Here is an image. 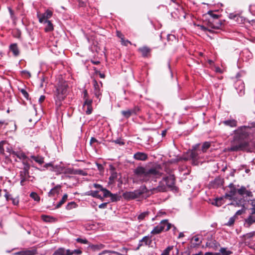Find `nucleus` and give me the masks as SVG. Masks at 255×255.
Here are the masks:
<instances>
[{"label":"nucleus","mask_w":255,"mask_h":255,"mask_svg":"<svg viewBox=\"0 0 255 255\" xmlns=\"http://www.w3.org/2000/svg\"><path fill=\"white\" fill-rule=\"evenodd\" d=\"M74 169L70 168H65L64 167V173L74 174Z\"/></svg>","instance_id":"nucleus-44"},{"label":"nucleus","mask_w":255,"mask_h":255,"mask_svg":"<svg viewBox=\"0 0 255 255\" xmlns=\"http://www.w3.org/2000/svg\"><path fill=\"white\" fill-rule=\"evenodd\" d=\"M61 188V186L58 185L55 186L54 188L51 189L48 192V196L50 197H53L55 194H58L59 192V189Z\"/></svg>","instance_id":"nucleus-21"},{"label":"nucleus","mask_w":255,"mask_h":255,"mask_svg":"<svg viewBox=\"0 0 255 255\" xmlns=\"http://www.w3.org/2000/svg\"><path fill=\"white\" fill-rule=\"evenodd\" d=\"M73 255H81L82 253V251L80 249L72 250Z\"/></svg>","instance_id":"nucleus-58"},{"label":"nucleus","mask_w":255,"mask_h":255,"mask_svg":"<svg viewBox=\"0 0 255 255\" xmlns=\"http://www.w3.org/2000/svg\"><path fill=\"white\" fill-rule=\"evenodd\" d=\"M22 163H23V170H25V171H29V170L30 169L29 164L26 161H23Z\"/></svg>","instance_id":"nucleus-48"},{"label":"nucleus","mask_w":255,"mask_h":255,"mask_svg":"<svg viewBox=\"0 0 255 255\" xmlns=\"http://www.w3.org/2000/svg\"><path fill=\"white\" fill-rule=\"evenodd\" d=\"M234 222H235V219H234L233 217H232L229 219L227 225L228 226H231L234 224Z\"/></svg>","instance_id":"nucleus-59"},{"label":"nucleus","mask_w":255,"mask_h":255,"mask_svg":"<svg viewBox=\"0 0 255 255\" xmlns=\"http://www.w3.org/2000/svg\"><path fill=\"white\" fill-rule=\"evenodd\" d=\"M53 255H66L65 254V249L63 248H59L54 253Z\"/></svg>","instance_id":"nucleus-33"},{"label":"nucleus","mask_w":255,"mask_h":255,"mask_svg":"<svg viewBox=\"0 0 255 255\" xmlns=\"http://www.w3.org/2000/svg\"><path fill=\"white\" fill-rule=\"evenodd\" d=\"M224 203V199L223 198H219L216 199L214 202H212V204L217 206L220 207Z\"/></svg>","instance_id":"nucleus-25"},{"label":"nucleus","mask_w":255,"mask_h":255,"mask_svg":"<svg viewBox=\"0 0 255 255\" xmlns=\"http://www.w3.org/2000/svg\"><path fill=\"white\" fill-rule=\"evenodd\" d=\"M221 255H231L232 254V252L227 250L226 248H221L220 250Z\"/></svg>","instance_id":"nucleus-30"},{"label":"nucleus","mask_w":255,"mask_h":255,"mask_svg":"<svg viewBox=\"0 0 255 255\" xmlns=\"http://www.w3.org/2000/svg\"><path fill=\"white\" fill-rule=\"evenodd\" d=\"M102 191L103 192L104 197H110V196H113V194L106 188L102 189Z\"/></svg>","instance_id":"nucleus-46"},{"label":"nucleus","mask_w":255,"mask_h":255,"mask_svg":"<svg viewBox=\"0 0 255 255\" xmlns=\"http://www.w3.org/2000/svg\"><path fill=\"white\" fill-rule=\"evenodd\" d=\"M198 26L199 27V28H200L201 30H203V31H206V30H208V31H210V32H211V31H212V30H211V29H209L208 28H207V27H205V26H203V25H198Z\"/></svg>","instance_id":"nucleus-57"},{"label":"nucleus","mask_w":255,"mask_h":255,"mask_svg":"<svg viewBox=\"0 0 255 255\" xmlns=\"http://www.w3.org/2000/svg\"><path fill=\"white\" fill-rule=\"evenodd\" d=\"M76 241L78 243L83 244H88V241L86 239L77 238L76 239Z\"/></svg>","instance_id":"nucleus-51"},{"label":"nucleus","mask_w":255,"mask_h":255,"mask_svg":"<svg viewBox=\"0 0 255 255\" xmlns=\"http://www.w3.org/2000/svg\"><path fill=\"white\" fill-rule=\"evenodd\" d=\"M20 91L23 96V97L26 99H28L29 95L28 93L26 91V90H25L24 89H21L20 90Z\"/></svg>","instance_id":"nucleus-53"},{"label":"nucleus","mask_w":255,"mask_h":255,"mask_svg":"<svg viewBox=\"0 0 255 255\" xmlns=\"http://www.w3.org/2000/svg\"><path fill=\"white\" fill-rule=\"evenodd\" d=\"M41 218L45 222H51L53 219L52 217L44 215L41 216Z\"/></svg>","instance_id":"nucleus-45"},{"label":"nucleus","mask_w":255,"mask_h":255,"mask_svg":"<svg viewBox=\"0 0 255 255\" xmlns=\"http://www.w3.org/2000/svg\"><path fill=\"white\" fill-rule=\"evenodd\" d=\"M220 246V244L215 240L212 241L209 243V246L215 250H218Z\"/></svg>","instance_id":"nucleus-28"},{"label":"nucleus","mask_w":255,"mask_h":255,"mask_svg":"<svg viewBox=\"0 0 255 255\" xmlns=\"http://www.w3.org/2000/svg\"><path fill=\"white\" fill-rule=\"evenodd\" d=\"M65 254L66 255H73L72 250H65Z\"/></svg>","instance_id":"nucleus-64"},{"label":"nucleus","mask_w":255,"mask_h":255,"mask_svg":"<svg viewBox=\"0 0 255 255\" xmlns=\"http://www.w3.org/2000/svg\"><path fill=\"white\" fill-rule=\"evenodd\" d=\"M109 172L110 176L109 178L108 183L109 184H113L115 182L116 180L118 178V173L115 167L112 164L109 165Z\"/></svg>","instance_id":"nucleus-6"},{"label":"nucleus","mask_w":255,"mask_h":255,"mask_svg":"<svg viewBox=\"0 0 255 255\" xmlns=\"http://www.w3.org/2000/svg\"><path fill=\"white\" fill-rule=\"evenodd\" d=\"M229 188H230V190L225 194V196L227 197H230V199H235L236 198V195L237 193L238 189H236L235 186L233 183L229 184Z\"/></svg>","instance_id":"nucleus-10"},{"label":"nucleus","mask_w":255,"mask_h":255,"mask_svg":"<svg viewBox=\"0 0 255 255\" xmlns=\"http://www.w3.org/2000/svg\"><path fill=\"white\" fill-rule=\"evenodd\" d=\"M158 225L162 228L161 230L162 232L168 231L171 226V224L169 223L167 220H162Z\"/></svg>","instance_id":"nucleus-16"},{"label":"nucleus","mask_w":255,"mask_h":255,"mask_svg":"<svg viewBox=\"0 0 255 255\" xmlns=\"http://www.w3.org/2000/svg\"><path fill=\"white\" fill-rule=\"evenodd\" d=\"M93 103L92 100H86L85 101H84V104L83 106V108L85 111V113L87 115H90L92 113L93 108L92 106V104Z\"/></svg>","instance_id":"nucleus-12"},{"label":"nucleus","mask_w":255,"mask_h":255,"mask_svg":"<svg viewBox=\"0 0 255 255\" xmlns=\"http://www.w3.org/2000/svg\"><path fill=\"white\" fill-rule=\"evenodd\" d=\"M5 143V142L3 141H1L0 142V153L1 154H3L4 152V149L3 148V145Z\"/></svg>","instance_id":"nucleus-56"},{"label":"nucleus","mask_w":255,"mask_h":255,"mask_svg":"<svg viewBox=\"0 0 255 255\" xmlns=\"http://www.w3.org/2000/svg\"><path fill=\"white\" fill-rule=\"evenodd\" d=\"M67 84L64 81L59 82L56 86L54 94L55 104L58 108L62 105V102L65 99L67 93Z\"/></svg>","instance_id":"nucleus-2"},{"label":"nucleus","mask_w":255,"mask_h":255,"mask_svg":"<svg viewBox=\"0 0 255 255\" xmlns=\"http://www.w3.org/2000/svg\"><path fill=\"white\" fill-rule=\"evenodd\" d=\"M121 41L122 44L125 46H127L128 44H131V42L129 40H125L124 39V38H122Z\"/></svg>","instance_id":"nucleus-55"},{"label":"nucleus","mask_w":255,"mask_h":255,"mask_svg":"<svg viewBox=\"0 0 255 255\" xmlns=\"http://www.w3.org/2000/svg\"><path fill=\"white\" fill-rule=\"evenodd\" d=\"M45 96L44 95H41L38 100L39 103L41 104L45 100Z\"/></svg>","instance_id":"nucleus-62"},{"label":"nucleus","mask_w":255,"mask_h":255,"mask_svg":"<svg viewBox=\"0 0 255 255\" xmlns=\"http://www.w3.org/2000/svg\"><path fill=\"white\" fill-rule=\"evenodd\" d=\"M222 123L225 126H229L231 128H234V127H237V121L235 120H234V119L224 121Z\"/></svg>","instance_id":"nucleus-20"},{"label":"nucleus","mask_w":255,"mask_h":255,"mask_svg":"<svg viewBox=\"0 0 255 255\" xmlns=\"http://www.w3.org/2000/svg\"><path fill=\"white\" fill-rule=\"evenodd\" d=\"M134 175L143 182H147L149 181H156L159 178L162 173L159 171V169L156 167L147 168L141 166H137L133 171Z\"/></svg>","instance_id":"nucleus-1"},{"label":"nucleus","mask_w":255,"mask_h":255,"mask_svg":"<svg viewBox=\"0 0 255 255\" xmlns=\"http://www.w3.org/2000/svg\"><path fill=\"white\" fill-rule=\"evenodd\" d=\"M138 50L141 52L142 55L144 57L147 56L150 52V49L147 47H143L139 48Z\"/></svg>","instance_id":"nucleus-27"},{"label":"nucleus","mask_w":255,"mask_h":255,"mask_svg":"<svg viewBox=\"0 0 255 255\" xmlns=\"http://www.w3.org/2000/svg\"><path fill=\"white\" fill-rule=\"evenodd\" d=\"M147 188L145 186H141L139 189L131 192H126L123 195V197L127 200L134 199L139 197L142 194L145 193Z\"/></svg>","instance_id":"nucleus-3"},{"label":"nucleus","mask_w":255,"mask_h":255,"mask_svg":"<svg viewBox=\"0 0 255 255\" xmlns=\"http://www.w3.org/2000/svg\"><path fill=\"white\" fill-rule=\"evenodd\" d=\"M246 222L249 225H251L255 222V216L251 214V215L246 220Z\"/></svg>","instance_id":"nucleus-34"},{"label":"nucleus","mask_w":255,"mask_h":255,"mask_svg":"<svg viewBox=\"0 0 255 255\" xmlns=\"http://www.w3.org/2000/svg\"><path fill=\"white\" fill-rule=\"evenodd\" d=\"M174 249V246H169L162 253L161 255H169V252Z\"/></svg>","instance_id":"nucleus-39"},{"label":"nucleus","mask_w":255,"mask_h":255,"mask_svg":"<svg viewBox=\"0 0 255 255\" xmlns=\"http://www.w3.org/2000/svg\"><path fill=\"white\" fill-rule=\"evenodd\" d=\"M111 200L113 202L117 201L120 200V197L117 194H113V196H110Z\"/></svg>","instance_id":"nucleus-54"},{"label":"nucleus","mask_w":255,"mask_h":255,"mask_svg":"<svg viewBox=\"0 0 255 255\" xmlns=\"http://www.w3.org/2000/svg\"><path fill=\"white\" fill-rule=\"evenodd\" d=\"M29 171L22 170L20 172V178L24 177L25 179H27L29 177Z\"/></svg>","instance_id":"nucleus-38"},{"label":"nucleus","mask_w":255,"mask_h":255,"mask_svg":"<svg viewBox=\"0 0 255 255\" xmlns=\"http://www.w3.org/2000/svg\"><path fill=\"white\" fill-rule=\"evenodd\" d=\"M231 151H237L239 150H244L248 152H252L253 148L247 142H242L237 145H232L229 149Z\"/></svg>","instance_id":"nucleus-4"},{"label":"nucleus","mask_w":255,"mask_h":255,"mask_svg":"<svg viewBox=\"0 0 255 255\" xmlns=\"http://www.w3.org/2000/svg\"><path fill=\"white\" fill-rule=\"evenodd\" d=\"M139 111V108L138 106H135L132 109L122 111L121 113L125 118L128 119L132 115H137Z\"/></svg>","instance_id":"nucleus-5"},{"label":"nucleus","mask_w":255,"mask_h":255,"mask_svg":"<svg viewBox=\"0 0 255 255\" xmlns=\"http://www.w3.org/2000/svg\"><path fill=\"white\" fill-rule=\"evenodd\" d=\"M246 128H244L238 131L240 138L244 139L249 136V133L246 131Z\"/></svg>","instance_id":"nucleus-23"},{"label":"nucleus","mask_w":255,"mask_h":255,"mask_svg":"<svg viewBox=\"0 0 255 255\" xmlns=\"http://www.w3.org/2000/svg\"><path fill=\"white\" fill-rule=\"evenodd\" d=\"M9 48L14 56H17L19 55V49L16 43L11 44L10 45Z\"/></svg>","instance_id":"nucleus-22"},{"label":"nucleus","mask_w":255,"mask_h":255,"mask_svg":"<svg viewBox=\"0 0 255 255\" xmlns=\"http://www.w3.org/2000/svg\"><path fill=\"white\" fill-rule=\"evenodd\" d=\"M165 179L163 178L162 180L159 183L158 186L156 188H153L151 189L153 193H156L158 192H164L166 190L167 186L165 184Z\"/></svg>","instance_id":"nucleus-11"},{"label":"nucleus","mask_w":255,"mask_h":255,"mask_svg":"<svg viewBox=\"0 0 255 255\" xmlns=\"http://www.w3.org/2000/svg\"><path fill=\"white\" fill-rule=\"evenodd\" d=\"M161 228H162L161 227H159V226L158 225L153 228V229L151 231L150 233L152 235L160 234L162 232L161 230Z\"/></svg>","instance_id":"nucleus-32"},{"label":"nucleus","mask_w":255,"mask_h":255,"mask_svg":"<svg viewBox=\"0 0 255 255\" xmlns=\"http://www.w3.org/2000/svg\"><path fill=\"white\" fill-rule=\"evenodd\" d=\"M222 23L219 19H216L215 20H209L208 26L213 29H219Z\"/></svg>","instance_id":"nucleus-15"},{"label":"nucleus","mask_w":255,"mask_h":255,"mask_svg":"<svg viewBox=\"0 0 255 255\" xmlns=\"http://www.w3.org/2000/svg\"><path fill=\"white\" fill-rule=\"evenodd\" d=\"M94 187L96 188L100 189L101 191L102 190V189H104L102 185L99 184L95 183L94 184Z\"/></svg>","instance_id":"nucleus-61"},{"label":"nucleus","mask_w":255,"mask_h":255,"mask_svg":"<svg viewBox=\"0 0 255 255\" xmlns=\"http://www.w3.org/2000/svg\"><path fill=\"white\" fill-rule=\"evenodd\" d=\"M237 193L241 196H243L245 194L248 197H252L253 196L252 192L247 190L244 186H242L240 189H238Z\"/></svg>","instance_id":"nucleus-18"},{"label":"nucleus","mask_w":255,"mask_h":255,"mask_svg":"<svg viewBox=\"0 0 255 255\" xmlns=\"http://www.w3.org/2000/svg\"><path fill=\"white\" fill-rule=\"evenodd\" d=\"M210 143L208 142H204L202 146V149H201L203 153L205 152L210 147Z\"/></svg>","instance_id":"nucleus-37"},{"label":"nucleus","mask_w":255,"mask_h":255,"mask_svg":"<svg viewBox=\"0 0 255 255\" xmlns=\"http://www.w3.org/2000/svg\"><path fill=\"white\" fill-rule=\"evenodd\" d=\"M244 202H245V200L243 198H241L240 200H239L238 202H236L235 203H231V204L235 205L236 206H237L238 207H240V206L243 207V208L242 209L238 210L236 212V215H240L245 212V210L244 209Z\"/></svg>","instance_id":"nucleus-14"},{"label":"nucleus","mask_w":255,"mask_h":255,"mask_svg":"<svg viewBox=\"0 0 255 255\" xmlns=\"http://www.w3.org/2000/svg\"><path fill=\"white\" fill-rule=\"evenodd\" d=\"M94 93L95 97L97 98L100 99V97L102 95V93L101 92V90H100L99 86L96 80L94 81Z\"/></svg>","instance_id":"nucleus-19"},{"label":"nucleus","mask_w":255,"mask_h":255,"mask_svg":"<svg viewBox=\"0 0 255 255\" xmlns=\"http://www.w3.org/2000/svg\"><path fill=\"white\" fill-rule=\"evenodd\" d=\"M30 196L35 201H39L40 200V197L35 192H32L30 194Z\"/></svg>","instance_id":"nucleus-47"},{"label":"nucleus","mask_w":255,"mask_h":255,"mask_svg":"<svg viewBox=\"0 0 255 255\" xmlns=\"http://www.w3.org/2000/svg\"><path fill=\"white\" fill-rule=\"evenodd\" d=\"M208 14L211 16V19L209 20H215L216 19H219V15L213 13L212 11H209Z\"/></svg>","instance_id":"nucleus-43"},{"label":"nucleus","mask_w":255,"mask_h":255,"mask_svg":"<svg viewBox=\"0 0 255 255\" xmlns=\"http://www.w3.org/2000/svg\"><path fill=\"white\" fill-rule=\"evenodd\" d=\"M52 170L56 172L57 174L64 173V167L61 166H56L55 167H53Z\"/></svg>","instance_id":"nucleus-35"},{"label":"nucleus","mask_w":255,"mask_h":255,"mask_svg":"<svg viewBox=\"0 0 255 255\" xmlns=\"http://www.w3.org/2000/svg\"><path fill=\"white\" fill-rule=\"evenodd\" d=\"M67 198H68V195L66 194H64L61 200L59 201V202L56 206V208H59V207H60L61 206V205H62L66 202V201L67 199Z\"/></svg>","instance_id":"nucleus-31"},{"label":"nucleus","mask_w":255,"mask_h":255,"mask_svg":"<svg viewBox=\"0 0 255 255\" xmlns=\"http://www.w3.org/2000/svg\"><path fill=\"white\" fill-rule=\"evenodd\" d=\"M31 158L35 162L41 164L44 162L43 158L39 156H31Z\"/></svg>","instance_id":"nucleus-36"},{"label":"nucleus","mask_w":255,"mask_h":255,"mask_svg":"<svg viewBox=\"0 0 255 255\" xmlns=\"http://www.w3.org/2000/svg\"><path fill=\"white\" fill-rule=\"evenodd\" d=\"M75 206H76V203L74 202H71L69 203L66 205V208L67 210H70L72 208L75 207Z\"/></svg>","instance_id":"nucleus-49"},{"label":"nucleus","mask_w":255,"mask_h":255,"mask_svg":"<svg viewBox=\"0 0 255 255\" xmlns=\"http://www.w3.org/2000/svg\"><path fill=\"white\" fill-rule=\"evenodd\" d=\"M36 253V251L35 250H27L23 252V255H34Z\"/></svg>","instance_id":"nucleus-40"},{"label":"nucleus","mask_w":255,"mask_h":255,"mask_svg":"<svg viewBox=\"0 0 255 255\" xmlns=\"http://www.w3.org/2000/svg\"><path fill=\"white\" fill-rule=\"evenodd\" d=\"M147 155L141 152H137L135 153L133 155V158L137 160L145 161L147 159Z\"/></svg>","instance_id":"nucleus-17"},{"label":"nucleus","mask_w":255,"mask_h":255,"mask_svg":"<svg viewBox=\"0 0 255 255\" xmlns=\"http://www.w3.org/2000/svg\"><path fill=\"white\" fill-rule=\"evenodd\" d=\"M191 243L194 246H196L197 245H199L201 243V241L199 237L194 236L192 238Z\"/></svg>","instance_id":"nucleus-29"},{"label":"nucleus","mask_w":255,"mask_h":255,"mask_svg":"<svg viewBox=\"0 0 255 255\" xmlns=\"http://www.w3.org/2000/svg\"><path fill=\"white\" fill-rule=\"evenodd\" d=\"M12 154H13L14 156H16L20 159L25 160L26 158V156L23 152H22L13 151Z\"/></svg>","instance_id":"nucleus-26"},{"label":"nucleus","mask_w":255,"mask_h":255,"mask_svg":"<svg viewBox=\"0 0 255 255\" xmlns=\"http://www.w3.org/2000/svg\"><path fill=\"white\" fill-rule=\"evenodd\" d=\"M53 14V12L49 9H47L45 13L40 14L37 13V17L38 18L39 21L40 23H43L45 20H48L50 18Z\"/></svg>","instance_id":"nucleus-8"},{"label":"nucleus","mask_w":255,"mask_h":255,"mask_svg":"<svg viewBox=\"0 0 255 255\" xmlns=\"http://www.w3.org/2000/svg\"><path fill=\"white\" fill-rule=\"evenodd\" d=\"M107 203H103L101 204L99 206V208H101V209H105L107 207Z\"/></svg>","instance_id":"nucleus-63"},{"label":"nucleus","mask_w":255,"mask_h":255,"mask_svg":"<svg viewBox=\"0 0 255 255\" xmlns=\"http://www.w3.org/2000/svg\"><path fill=\"white\" fill-rule=\"evenodd\" d=\"M98 191H89L86 193V195L88 196H91L93 197H98Z\"/></svg>","instance_id":"nucleus-41"},{"label":"nucleus","mask_w":255,"mask_h":255,"mask_svg":"<svg viewBox=\"0 0 255 255\" xmlns=\"http://www.w3.org/2000/svg\"><path fill=\"white\" fill-rule=\"evenodd\" d=\"M83 100L84 101H85L86 100H91V99L89 98V95L87 92V90L85 89L83 91Z\"/></svg>","instance_id":"nucleus-52"},{"label":"nucleus","mask_w":255,"mask_h":255,"mask_svg":"<svg viewBox=\"0 0 255 255\" xmlns=\"http://www.w3.org/2000/svg\"><path fill=\"white\" fill-rule=\"evenodd\" d=\"M152 243L151 236H144L141 240L139 241L137 249H139L140 247L143 246H147L150 247Z\"/></svg>","instance_id":"nucleus-9"},{"label":"nucleus","mask_w":255,"mask_h":255,"mask_svg":"<svg viewBox=\"0 0 255 255\" xmlns=\"http://www.w3.org/2000/svg\"><path fill=\"white\" fill-rule=\"evenodd\" d=\"M148 214V212H144L141 214H140L138 216V219L139 220H143L144 218L147 216Z\"/></svg>","instance_id":"nucleus-50"},{"label":"nucleus","mask_w":255,"mask_h":255,"mask_svg":"<svg viewBox=\"0 0 255 255\" xmlns=\"http://www.w3.org/2000/svg\"><path fill=\"white\" fill-rule=\"evenodd\" d=\"M251 205H252V208L250 209L251 210V214L252 215H255V200H252L251 201Z\"/></svg>","instance_id":"nucleus-42"},{"label":"nucleus","mask_w":255,"mask_h":255,"mask_svg":"<svg viewBox=\"0 0 255 255\" xmlns=\"http://www.w3.org/2000/svg\"><path fill=\"white\" fill-rule=\"evenodd\" d=\"M165 181V184L167 187L173 188L175 184V177L173 175H169V176L163 177Z\"/></svg>","instance_id":"nucleus-13"},{"label":"nucleus","mask_w":255,"mask_h":255,"mask_svg":"<svg viewBox=\"0 0 255 255\" xmlns=\"http://www.w3.org/2000/svg\"><path fill=\"white\" fill-rule=\"evenodd\" d=\"M199 146V144L195 145L189 152L190 158L194 161H196L199 158V155L203 153L201 149H198Z\"/></svg>","instance_id":"nucleus-7"},{"label":"nucleus","mask_w":255,"mask_h":255,"mask_svg":"<svg viewBox=\"0 0 255 255\" xmlns=\"http://www.w3.org/2000/svg\"><path fill=\"white\" fill-rule=\"evenodd\" d=\"M10 199L12 200V203L14 205H18L19 201L17 199L11 198Z\"/></svg>","instance_id":"nucleus-60"},{"label":"nucleus","mask_w":255,"mask_h":255,"mask_svg":"<svg viewBox=\"0 0 255 255\" xmlns=\"http://www.w3.org/2000/svg\"><path fill=\"white\" fill-rule=\"evenodd\" d=\"M43 23H47V25L44 29L46 32L51 31L53 30V24L50 21L48 20H45Z\"/></svg>","instance_id":"nucleus-24"}]
</instances>
